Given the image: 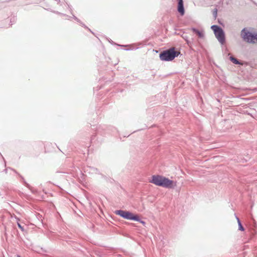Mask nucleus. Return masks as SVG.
<instances>
[{"instance_id": "1", "label": "nucleus", "mask_w": 257, "mask_h": 257, "mask_svg": "<svg viewBox=\"0 0 257 257\" xmlns=\"http://www.w3.org/2000/svg\"><path fill=\"white\" fill-rule=\"evenodd\" d=\"M150 182L166 188H174L176 186V183L173 180L159 175H153Z\"/></svg>"}, {"instance_id": "23", "label": "nucleus", "mask_w": 257, "mask_h": 257, "mask_svg": "<svg viewBox=\"0 0 257 257\" xmlns=\"http://www.w3.org/2000/svg\"><path fill=\"white\" fill-rule=\"evenodd\" d=\"M1 156H2V157L3 158V159L4 161L5 166L6 167V162L5 161V158H4V157L2 155H1Z\"/></svg>"}, {"instance_id": "9", "label": "nucleus", "mask_w": 257, "mask_h": 257, "mask_svg": "<svg viewBox=\"0 0 257 257\" xmlns=\"http://www.w3.org/2000/svg\"><path fill=\"white\" fill-rule=\"evenodd\" d=\"M191 30L193 31V33L196 34L199 38H202L204 37V33L202 31H200L197 29L195 28H192Z\"/></svg>"}, {"instance_id": "16", "label": "nucleus", "mask_w": 257, "mask_h": 257, "mask_svg": "<svg viewBox=\"0 0 257 257\" xmlns=\"http://www.w3.org/2000/svg\"><path fill=\"white\" fill-rule=\"evenodd\" d=\"M212 14H213V18L215 19H216L217 16V9L216 8H215L213 10Z\"/></svg>"}, {"instance_id": "22", "label": "nucleus", "mask_w": 257, "mask_h": 257, "mask_svg": "<svg viewBox=\"0 0 257 257\" xmlns=\"http://www.w3.org/2000/svg\"><path fill=\"white\" fill-rule=\"evenodd\" d=\"M9 168L10 167L6 168L4 170L3 172H5L6 174H7L8 170L10 169Z\"/></svg>"}, {"instance_id": "14", "label": "nucleus", "mask_w": 257, "mask_h": 257, "mask_svg": "<svg viewBox=\"0 0 257 257\" xmlns=\"http://www.w3.org/2000/svg\"><path fill=\"white\" fill-rule=\"evenodd\" d=\"M16 219L17 220V225L18 226V227L22 231H25V229H24V226H22V225L19 222V221H20V219L18 218H17Z\"/></svg>"}, {"instance_id": "21", "label": "nucleus", "mask_w": 257, "mask_h": 257, "mask_svg": "<svg viewBox=\"0 0 257 257\" xmlns=\"http://www.w3.org/2000/svg\"><path fill=\"white\" fill-rule=\"evenodd\" d=\"M139 220H138L137 221L140 222V223H141L143 225H145L146 224V222L142 220L140 218H139Z\"/></svg>"}, {"instance_id": "19", "label": "nucleus", "mask_w": 257, "mask_h": 257, "mask_svg": "<svg viewBox=\"0 0 257 257\" xmlns=\"http://www.w3.org/2000/svg\"><path fill=\"white\" fill-rule=\"evenodd\" d=\"M80 25H81L82 27H84L86 29H87L88 30H89V31H90L91 33H92L91 32V31L84 24H83L81 21H80V22H78Z\"/></svg>"}, {"instance_id": "15", "label": "nucleus", "mask_w": 257, "mask_h": 257, "mask_svg": "<svg viewBox=\"0 0 257 257\" xmlns=\"http://www.w3.org/2000/svg\"><path fill=\"white\" fill-rule=\"evenodd\" d=\"M183 38L185 40L186 43L188 44V45H190L191 43V41L189 40L188 36L186 35L183 36Z\"/></svg>"}, {"instance_id": "2", "label": "nucleus", "mask_w": 257, "mask_h": 257, "mask_svg": "<svg viewBox=\"0 0 257 257\" xmlns=\"http://www.w3.org/2000/svg\"><path fill=\"white\" fill-rule=\"evenodd\" d=\"M179 52L176 51L174 47L161 52L159 55L160 58L164 61H171L177 57Z\"/></svg>"}, {"instance_id": "8", "label": "nucleus", "mask_w": 257, "mask_h": 257, "mask_svg": "<svg viewBox=\"0 0 257 257\" xmlns=\"http://www.w3.org/2000/svg\"><path fill=\"white\" fill-rule=\"evenodd\" d=\"M10 168V170L13 171L14 172H15L16 174H17L20 178L21 179H22L24 185L27 187L28 188H29V189L31 190L32 189V187H31V186L25 181L24 178L16 170L14 169L13 168Z\"/></svg>"}, {"instance_id": "7", "label": "nucleus", "mask_w": 257, "mask_h": 257, "mask_svg": "<svg viewBox=\"0 0 257 257\" xmlns=\"http://www.w3.org/2000/svg\"><path fill=\"white\" fill-rule=\"evenodd\" d=\"M83 170L85 173L88 174H99V170L97 168L93 167L87 166L85 167Z\"/></svg>"}, {"instance_id": "20", "label": "nucleus", "mask_w": 257, "mask_h": 257, "mask_svg": "<svg viewBox=\"0 0 257 257\" xmlns=\"http://www.w3.org/2000/svg\"><path fill=\"white\" fill-rule=\"evenodd\" d=\"M16 18L15 17H13L10 20V22L12 23L11 25H13V23H14L16 21Z\"/></svg>"}, {"instance_id": "6", "label": "nucleus", "mask_w": 257, "mask_h": 257, "mask_svg": "<svg viewBox=\"0 0 257 257\" xmlns=\"http://www.w3.org/2000/svg\"><path fill=\"white\" fill-rule=\"evenodd\" d=\"M177 11L181 16L184 15L185 9L183 0H178Z\"/></svg>"}, {"instance_id": "10", "label": "nucleus", "mask_w": 257, "mask_h": 257, "mask_svg": "<svg viewBox=\"0 0 257 257\" xmlns=\"http://www.w3.org/2000/svg\"><path fill=\"white\" fill-rule=\"evenodd\" d=\"M229 60L235 64L241 65L243 64V63L241 62H240L239 60H238L237 59H236V58L232 56L229 57Z\"/></svg>"}, {"instance_id": "12", "label": "nucleus", "mask_w": 257, "mask_h": 257, "mask_svg": "<svg viewBox=\"0 0 257 257\" xmlns=\"http://www.w3.org/2000/svg\"><path fill=\"white\" fill-rule=\"evenodd\" d=\"M236 219L237 221V223H238V229L240 231H244V227L242 226V224H241V222L239 219V218L236 216Z\"/></svg>"}, {"instance_id": "18", "label": "nucleus", "mask_w": 257, "mask_h": 257, "mask_svg": "<svg viewBox=\"0 0 257 257\" xmlns=\"http://www.w3.org/2000/svg\"><path fill=\"white\" fill-rule=\"evenodd\" d=\"M80 25H81L82 27H84L86 29H87L88 30H89V31H90L91 33H92L91 32V31L84 24H83L81 21H80V22H78Z\"/></svg>"}, {"instance_id": "25", "label": "nucleus", "mask_w": 257, "mask_h": 257, "mask_svg": "<svg viewBox=\"0 0 257 257\" xmlns=\"http://www.w3.org/2000/svg\"><path fill=\"white\" fill-rule=\"evenodd\" d=\"M17 257H21V256L20 255L17 254Z\"/></svg>"}, {"instance_id": "4", "label": "nucleus", "mask_w": 257, "mask_h": 257, "mask_svg": "<svg viewBox=\"0 0 257 257\" xmlns=\"http://www.w3.org/2000/svg\"><path fill=\"white\" fill-rule=\"evenodd\" d=\"M114 212L115 214L125 219L134 221L139 220V216L138 215H135L128 211L117 210Z\"/></svg>"}, {"instance_id": "3", "label": "nucleus", "mask_w": 257, "mask_h": 257, "mask_svg": "<svg viewBox=\"0 0 257 257\" xmlns=\"http://www.w3.org/2000/svg\"><path fill=\"white\" fill-rule=\"evenodd\" d=\"M211 29L213 31L214 34L221 44H224L225 42V33L223 29L219 26L212 25Z\"/></svg>"}, {"instance_id": "11", "label": "nucleus", "mask_w": 257, "mask_h": 257, "mask_svg": "<svg viewBox=\"0 0 257 257\" xmlns=\"http://www.w3.org/2000/svg\"><path fill=\"white\" fill-rule=\"evenodd\" d=\"M249 43H257V34L252 33L251 37V41L250 40Z\"/></svg>"}, {"instance_id": "17", "label": "nucleus", "mask_w": 257, "mask_h": 257, "mask_svg": "<svg viewBox=\"0 0 257 257\" xmlns=\"http://www.w3.org/2000/svg\"><path fill=\"white\" fill-rule=\"evenodd\" d=\"M55 13L57 14L60 15L61 16H65V17H67V19H69L70 18V17L68 16V15H66V14H64L59 13L58 12H56Z\"/></svg>"}, {"instance_id": "5", "label": "nucleus", "mask_w": 257, "mask_h": 257, "mask_svg": "<svg viewBox=\"0 0 257 257\" xmlns=\"http://www.w3.org/2000/svg\"><path fill=\"white\" fill-rule=\"evenodd\" d=\"M252 33L249 32L246 28H243L240 33V36L243 41L249 43Z\"/></svg>"}, {"instance_id": "13", "label": "nucleus", "mask_w": 257, "mask_h": 257, "mask_svg": "<svg viewBox=\"0 0 257 257\" xmlns=\"http://www.w3.org/2000/svg\"><path fill=\"white\" fill-rule=\"evenodd\" d=\"M68 9L70 10V13L73 16V18L78 23V22H80V20L78 19L75 16H74L73 14V13H72V8H71V6L68 5Z\"/></svg>"}, {"instance_id": "24", "label": "nucleus", "mask_w": 257, "mask_h": 257, "mask_svg": "<svg viewBox=\"0 0 257 257\" xmlns=\"http://www.w3.org/2000/svg\"><path fill=\"white\" fill-rule=\"evenodd\" d=\"M94 138V137L93 136H92L91 137V141L93 139V138Z\"/></svg>"}]
</instances>
